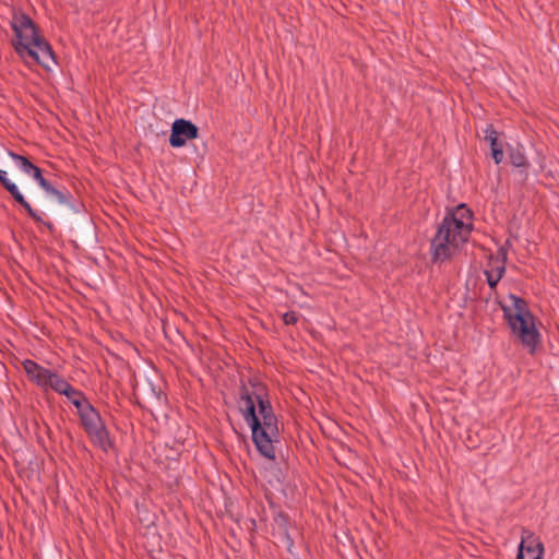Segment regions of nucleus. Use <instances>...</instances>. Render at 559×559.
<instances>
[{
  "label": "nucleus",
  "mask_w": 559,
  "mask_h": 559,
  "mask_svg": "<svg viewBox=\"0 0 559 559\" xmlns=\"http://www.w3.org/2000/svg\"><path fill=\"white\" fill-rule=\"evenodd\" d=\"M8 155L21 169V171L31 176L39 187H41L47 181L44 178L40 168L34 165L26 156L20 155L13 151H8Z\"/></svg>",
  "instance_id": "9b49d317"
},
{
  "label": "nucleus",
  "mask_w": 559,
  "mask_h": 559,
  "mask_svg": "<svg viewBox=\"0 0 559 559\" xmlns=\"http://www.w3.org/2000/svg\"><path fill=\"white\" fill-rule=\"evenodd\" d=\"M40 188L47 194L55 197L60 204H70L71 193L69 191H61L53 188L48 180Z\"/></svg>",
  "instance_id": "ddd939ff"
},
{
  "label": "nucleus",
  "mask_w": 559,
  "mask_h": 559,
  "mask_svg": "<svg viewBox=\"0 0 559 559\" xmlns=\"http://www.w3.org/2000/svg\"><path fill=\"white\" fill-rule=\"evenodd\" d=\"M11 26L15 35L14 48L25 62L38 63L46 69L56 63L51 46L38 34L28 15L15 13Z\"/></svg>",
  "instance_id": "7ed1b4c3"
},
{
  "label": "nucleus",
  "mask_w": 559,
  "mask_h": 559,
  "mask_svg": "<svg viewBox=\"0 0 559 559\" xmlns=\"http://www.w3.org/2000/svg\"><path fill=\"white\" fill-rule=\"evenodd\" d=\"M23 369L34 384L43 392L53 391L63 395L74 405L78 414L91 405L85 394L71 385V383L58 372L45 368L32 359H25L22 362Z\"/></svg>",
  "instance_id": "20e7f679"
},
{
  "label": "nucleus",
  "mask_w": 559,
  "mask_h": 559,
  "mask_svg": "<svg viewBox=\"0 0 559 559\" xmlns=\"http://www.w3.org/2000/svg\"><path fill=\"white\" fill-rule=\"evenodd\" d=\"M283 321L285 324H295L298 321V316L295 311H288L283 314Z\"/></svg>",
  "instance_id": "2eb2a0df"
},
{
  "label": "nucleus",
  "mask_w": 559,
  "mask_h": 559,
  "mask_svg": "<svg viewBox=\"0 0 559 559\" xmlns=\"http://www.w3.org/2000/svg\"><path fill=\"white\" fill-rule=\"evenodd\" d=\"M199 129L191 121L186 119H176L171 126L169 144L173 147L183 146L188 140L197 139Z\"/></svg>",
  "instance_id": "0eeeda50"
},
{
  "label": "nucleus",
  "mask_w": 559,
  "mask_h": 559,
  "mask_svg": "<svg viewBox=\"0 0 559 559\" xmlns=\"http://www.w3.org/2000/svg\"><path fill=\"white\" fill-rule=\"evenodd\" d=\"M504 318L512 331L523 346L533 354L539 344V332L535 326L533 314L530 312L524 299L510 295L502 305Z\"/></svg>",
  "instance_id": "39448f33"
},
{
  "label": "nucleus",
  "mask_w": 559,
  "mask_h": 559,
  "mask_svg": "<svg viewBox=\"0 0 559 559\" xmlns=\"http://www.w3.org/2000/svg\"><path fill=\"white\" fill-rule=\"evenodd\" d=\"M0 182L3 186V188L11 194L14 201L19 203L35 222H44L43 217L39 214H37L33 210L28 201H26L17 186L9 179L7 171L2 169H0Z\"/></svg>",
  "instance_id": "1a4fd4ad"
},
{
  "label": "nucleus",
  "mask_w": 559,
  "mask_h": 559,
  "mask_svg": "<svg viewBox=\"0 0 559 559\" xmlns=\"http://www.w3.org/2000/svg\"><path fill=\"white\" fill-rule=\"evenodd\" d=\"M78 415L92 443L108 452L112 448V441L98 411L91 404Z\"/></svg>",
  "instance_id": "423d86ee"
},
{
  "label": "nucleus",
  "mask_w": 559,
  "mask_h": 559,
  "mask_svg": "<svg viewBox=\"0 0 559 559\" xmlns=\"http://www.w3.org/2000/svg\"><path fill=\"white\" fill-rule=\"evenodd\" d=\"M240 411L251 429L252 441L261 455L275 460L274 443L278 442L277 418L262 386L247 389L240 396Z\"/></svg>",
  "instance_id": "f257e3e1"
},
{
  "label": "nucleus",
  "mask_w": 559,
  "mask_h": 559,
  "mask_svg": "<svg viewBox=\"0 0 559 559\" xmlns=\"http://www.w3.org/2000/svg\"><path fill=\"white\" fill-rule=\"evenodd\" d=\"M485 140L489 143L491 150V156L495 163L498 165L503 160V148L498 141V133L492 124H488L484 130Z\"/></svg>",
  "instance_id": "f8f14e48"
},
{
  "label": "nucleus",
  "mask_w": 559,
  "mask_h": 559,
  "mask_svg": "<svg viewBox=\"0 0 559 559\" xmlns=\"http://www.w3.org/2000/svg\"><path fill=\"white\" fill-rule=\"evenodd\" d=\"M544 545L533 533L523 531L516 559H543Z\"/></svg>",
  "instance_id": "6e6552de"
},
{
  "label": "nucleus",
  "mask_w": 559,
  "mask_h": 559,
  "mask_svg": "<svg viewBox=\"0 0 559 559\" xmlns=\"http://www.w3.org/2000/svg\"><path fill=\"white\" fill-rule=\"evenodd\" d=\"M507 250L501 247L495 259H490L488 269L485 271L487 283L490 288H495L506 272Z\"/></svg>",
  "instance_id": "9d476101"
},
{
  "label": "nucleus",
  "mask_w": 559,
  "mask_h": 559,
  "mask_svg": "<svg viewBox=\"0 0 559 559\" xmlns=\"http://www.w3.org/2000/svg\"><path fill=\"white\" fill-rule=\"evenodd\" d=\"M473 228V214L465 204L449 212L430 243L431 260L442 263L457 255L467 242Z\"/></svg>",
  "instance_id": "f03ea898"
},
{
  "label": "nucleus",
  "mask_w": 559,
  "mask_h": 559,
  "mask_svg": "<svg viewBox=\"0 0 559 559\" xmlns=\"http://www.w3.org/2000/svg\"><path fill=\"white\" fill-rule=\"evenodd\" d=\"M510 162L514 167L518 168H526L528 166V162L524 153L516 148L512 150L509 154Z\"/></svg>",
  "instance_id": "4468645a"
}]
</instances>
